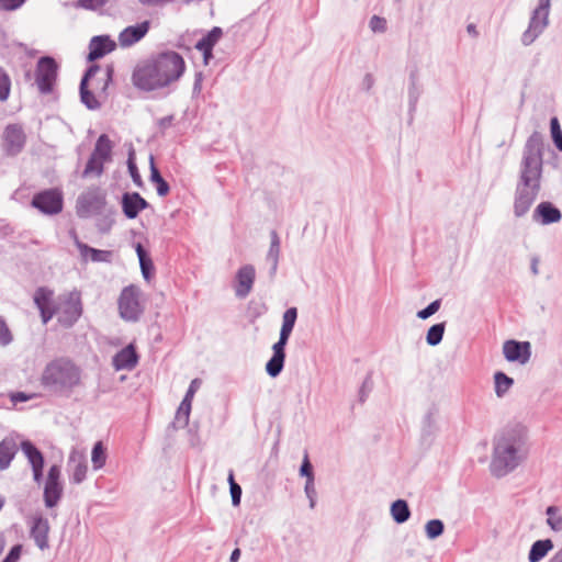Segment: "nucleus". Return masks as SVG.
Instances as JSON below:
<instances>
[{
	"label": "nucleus",
	"instance_id": "obj_2",
	"mask_svg": "<svg viewBox=\"0 0 562 562\" xmlns=\"http://www.w3.org/2000/svg\"><path fill=\"white\" fill-rule=\"evenodd\" d=\"M186 70L182 56L166 50L139 61L132 75L133 85L139 90L154 91L178 81Z\"/></svg>",
	"mask_w": 562,
	"mask_h": 562
},
{
	"label": "nucleus",
	"instance_id": "obj_43",
	"mask_svg": "<svg viewBox=\"0 0 562 562\" xmlns=\"http://www.w3.org/2000/svg\"><path fill=\"white\" fill-rule=\"evenodd\" d=\"M550 132L555 147L562 151V130L560 122L555 116L550 120Z\"/></svg>",
	"mask_w": 562,
	"mask_h": 562
},
{
	"label": "nucleus",
	"instance_id": "obj_18",
	"mask_svg": "<svg viewBox=\"0 0 562 562\" xmlns=\"http://www.w3.org/2000/svg\"><path fill=\"white\" fill-rule=\"evenodd\" d=\"M256 270L252 265L240 267L236 273L235 295L245 299L252 290Z\"/></svg>",
	"mask_w": 562,
	"mask_h": 562
},
{
	"label": "nucleus",
	"instance_id": "obj_31",
	"mask_svg": "<svg viewBox=\"0 0 562 562\" xmlns=\"http://www.w3.org/2000/svg\"><path fill=\"white\" fill-rule=\"evenodd\" d=\"M20 447L27 458L31 467H36L37 464L44 463V457L42 452L29 440H23L20 443Z\"/></svg>",
	"mask_w": 562,
	"mask_h": 562
},
{
	"label": "nucleus",
	"instance_id": "obj_14",
	"mask_svg": "<svg viewBox=\"0 0 562 562\" xmlns=\"http://www.w3.org/2000/svg\"><path fill=\"white\" fill-rule=\"evenodd\" d=\"M549 15L532 11L527 30L521 35V44L530 46L548 27Z\"/></svg>",
	"mask_w": 562,
	"mask_h": 562
},
{
	"label": "nucleus",
	"instance_id": "obj_47",
	"mask_svg": "<svg viewBox=\"0 0 562 562\" xmlns=\"http://www.w3.org/2000/svg\"><path fill=\"white\" fill-rule=\"evenodd\" d=\"M441 302L440 300H435L427 307L417 312V317L420 319H427L435 313H437L440 308Z\"/></svg>",
	"mask_w": 562,
	"mask_h": 562
},
{
	"label": "nucleus",
	"instance_id": "obj_11",
	"mask_svg": "<svg viewBox=\"0 0 562 562\" xmlns=\"http://www.w3.org/2000/svg\"><path fill=\"white\" fill-rule=\"evenodd\" d=\"M59 477L60 468L56 464L52 465L48 470L44 487V502L46 507H55L63 495V485L59 482Z\"/></svg>",
	"mask_w": 562,
	"mask_h": 562
},
{
	"label": "nucleus",
	"instance_id": "obj_46",
	"mask_svg": "<svg viewBox=\"0 0 562 562\" xmlns=\"http://www.w3.org/2000/svg\"><path fill=\"white\" fill-rule=\"evenodd\" d=\"M13 340L11 330L9 329L5 321L0 316V346L5 347Z\"/></svg>",
	"mask_w": 562,
	"mask_h": 562
},
{
	"label": "nucleus",
	"instance_id": "obj_63",
	"mask_svg": "<svg viewBox=\"0 0 562 562\" xmlns=\"http://www.w3.org/2000/svg\"><path fill=\"white\" fill-rule=\"evenodd\" d=\"M31 398L30 395L23 393V392H16V393H13L11 394V401L16 404V403H22V402H26Z\"/></svg>",
	"mask_w": 562,
	"mask_h": 562
},
{
	"label": "nucleus",
	"instance_id": "obj_37",
	"mask_svg": "<svg viewBox=\"0 0 562 562\" xmlns=\"http://www.w3.org/2000/svg\"><path fill=\"white\" fill-rule=\"evenodd\" d=\"M445 323H438L432 325L426 335V341L429 346H437L441 342L445 334Z\"/></svg>",
	"mask_w": 562,
	"mask_h": 562
},
{
	"label": "nucleus",
	"instance_id": "obj_19",
	"mask_svg": "<svg viewBox=\"0 0 562 562\" xmlns=\"http://www.w3.org/2000/svg\"><path fill=\"white\" fill-rule=\"evenodd\" d=\"M150 23L148 21H144L136 25H131L125 27L119 34V45L121 47H131L135 43L139 42L149 31Z\"/></svg>",
	"mask_w": 562,
	"mask_h": 562
},
{
	"label": "nucleus",
	"instance_id": "obj_9",
	"mask_svg": "<svg viewBox=\"0 0 562 562\" xmlns=\"http://www.w3.org/2000/svg\"><path fill=\"white\" fill-rule=\"evenodd\" d=\"M57 64L54 58H40L36 67V85L42 93H49L57 78Z\"/></svg>",
	"mask_w": 562,
	"mask_h": 562
},
{
	"label": "nucleus",
	"instance_id": "obj_20",
	"mask_svg": "<svg viewBox=\"0 0 562 562\" xmlns=\"http://www.w3.org/2000/svg\"><path fill=\"white\" fill-rule=\"evenodd\" d=\"M3 139L7 153L16 155L25 144V134L21 126L13 124L4 130Z\"/></svg>",
	"mask_w": 562,
	"mask_h": 562
},
{
	"label": "nucleus",
	"instance_id": "obj_53",
	"mask_svg": "<svg viewBox=\"0 0 562 562\" xmlns=\"http://www.w3.org/2000/svg\"><path fill=\"white\" fill-rule=\"evenodd\" d=\"M21 552H22V546L15 544L14 547L11 548V550L9 551V553L3 559L2 562H18L20 560Z\"/></svg>",
	"mask_w": 562,
	"mask_h": 562
},
{
	"label": "nucleus",
	"instance_id": "obj_60",
	"mask_svg": "<svg viewBox=\"0 0 562 562\" xmlns=\"http://www.w3.org/2000/svg\"><path fill=\"white\" fill-rule=\"evenodd\" d=\"M202 81H203V75L202 72H196L193 83V94H199L202 90Z\"/></svg>",
	"mask_w": 562,
	"mask_h": 562
},
{
	"label": "nucleus",
	"instance_id": "obj_27",
	"mask_svg": "<svg viewBox=\"0 0 562 562\" xmlns=\"http://www.w3.org/2000/svg\"><path fill=\"white\" fill-rule=\"evenodd\" d=\"M270 247L267 252L266 259L271 265L270 268V276L274 277L278 265H279V257H280V238L276 231H272L270 233Z\"/></svg>",
	"mask_w": 562,
	"mask_h": 562
},
{
	"label": "nucleus",
	"instance_id": "obj_38",
	"mask_svg": "<svg viewBox=\"0 0 562 562\" xmlns=\"http://www.w3.org/2000/svg\"><path fill=\"white\" fill-rule=\"evenodd\" d=\"M104 164L105 162H103L101 159H98L94 155L91 154L90 158L87 161L82 176H101L104 170Z\"/></svg>",
	"mask_w": 562,
	"mask_h": 562
},
{
	"label": "nucleus",
	"instance_id": "obj_61",
	"mask_svg": "<svg viewBox=\"0 0 562 562\" xmlns=\"http://www.w3.org/2000/svg\"><path fill=\"white\" fill-rule=\"evenodd\" d=\"M418 97H419L418 89L416 88L415 85H412V87L409 88V104L412 108H415Z\"/></svg>",
	"mask_w": 562,
	"mask_h": 562
},
{
	"label": "nucleus",
	"instance_id": "obj_25",
	"mask_svg": "<svg viewBox=\"0 0 562 562\" xmlns=\"http://www.w3.org/2000/svg\"><path fill=\"white\" fill-rule=\"evenodd\" d=\"M70 464H72V474L70 481L75 484H80L85 481L88 471L85 457L74 450L69 456V465Z\"/></svg>",
	"mask_w": 562,
	"mask_h": 562
},
{
	"label": "nucleus",
	"instance_id": "obj_5",
	"mask_svg": "<svg viewBox=\"0 0 562 562\" xmlns=\"http://www.w3.org/2000/svg\"><path fill=\"white\" fill-rule=\"evenodd\" d=\"M76 212L81 218L95 217L101 233L111 229L116 215L115 207L106 201V192L99 187H90L78 196Z\"/></svg>",
	"mask_w": 562,
	"mask_h": 562
},
{
	"label": "nucleus",
	"instance_id": "obj_52",
	"mask_svg": "<svg viewBox=\"0 0 562 562\" xmlns=\"http://www.w3.org/2000/svg\"><path fill=\"white\" fill-rule=\"evenodd\" d=\"M26 0H0V9L13 11L19 9Z\"/></svg>",
	"mask_w": 562,
	"mask_h": 562
},
{
	"label": "nucleus",
	"instance_id": "obj_7",
	"mask_svg": "<svg viewBox=\"0 0 562 562\" xmlns=\"http://www.w3.org/2000/svg\"><path fill=\"white\" fill-rule=\"evenodd\" d=\"M54 306L58 323L69 328L82 314L81 294L77 290L64 293L54 301Z\"/></svg>",
	"mask_w": 562,
	"mask_h": 562
},
{
	"label": "nucleus",
	"instance_id": "obj_15",
	"mask_svg": "<svg viewBox=\"0 0 562 562\" xmlns=\"http://www.w3.org/2000/svg\"><path fill=\"white\" fill-rule=\"evenodd\" d=\"M503 353L509 362L526 364L531 356L530 342L507 340L503 345Z\"/></svg>",
	"mask_w": 562,
	"mask_h": 562
},
{
	"label": "nucleus",
	"instance_id": "obj_26",
	"mask_svg": "<svg viewBox=\"0 0 562 562\" xmlns=\"http://www.w3.org/2000/svg\"><path fill=\"white\" fill-rule=\"evenodd\" d=\"M112 140L109 138L106 134H102L97 139L93 151L91 154L106 164L112 160Z\"/></svg>",
	"mask_w": 562,
	"mask_h": 562
},
{
	"label": "nucleus",
	"instance_id": "obj_35",
	"mask_svg": "<svg viewBox=\"0 0 562 562\" xmlns=\"http://www.w3.org/2000/svg\"><path fill=\"white\" fill-rule=\"evenodd\" d=\"M297 318V308L290 307L288 308L282 316V325L280 329V334L291 336V333L294 328L295 322Z\"/></svg>",
	"mask_w": 562,
	"mask_h": 562
},
{
	"label": "nucleus",
	"instance_id": "obj_36",
	"mask_svg": "<svg viewBox=\"0 0 562 562\" xmlns=\"http://www.w3.org/2000/svg\"><path fill=\"white\" fill-rule=\"evenodd\" d=\"M190 412L191 402H189V400L183 398L176 413L175 424L181 428L186 427L189 423Z\"/></svg>",
	"mask_w": 562,
	"mask_h": 562
},
{
	"label": "nucleus",
	"instance_id": "obj_10",
	"mask_svg": "<svg viewBox=\"0 0 562 562\" xmlns=\"http://www.w3.org/2000/svg\"><path fill=\"white\" fill-rule=\"evenodd\" d=\"M32 205L44 214H57L63 210V196L57 190H46L34 195Z\"/></svg>",
	"mask_w": 562,
	"mask_h": 562
},
{
	"label": "nucleus",
	"instance_id": "obj_4",
	"mask_svg": "<svg viewBox=\"0 0 562 562\" xmlns=\"http://www.w3.org/2000/svg\"><path fill=\"white\" fill-rule=\"evenodd\" d=\"M40 382L45 391L68 397L83 386V371L74 360L59 357L46 363Z\"/></svg>",
	"mask_w": 562,
	"mask_h": 562
},
{
	"label": "nucleus",
	"instance_id": "obj_29",
	"mask_svg": "<svg viewBox=\"0 0 562 562\" xmlns=\"http://www.w3.org/2000/svg\"><path fill=\"white\" fill-rule=\"evenodd\" d=\"M391 516L397 524H404L409 519L411 510L408 504L404 499H397L391 505Z\"/></svg>",
	"mask_w": 562,
	"mask_h": 562
},
{
	"label": "nucleus",
	"instance_id": "obj_21",
	"mask_svg": "<svg viewBox=\"0 0 562 562\" xmlns=\"http://www.w3.org/2000/svg\"><path fill=\"white\" fill-rule=\"evenodd\" d=\"M148 206L147 201L139 193H124L122 196L123 213L127 218H135L138 213Z\"/></svg>",
	"mask_w": 562,
	"mask_h": 562
},
{
	"label": "nucleus",
	"instance_id": "obj_39",
	"mask_svg": "<svg viewBox=\"0 0 562 562\" xmlns=\"http://www.w3.org/2000/svg\"><path fill=\"white\" fill-rule=\"evenodd\" d=\"M91 461L94 470H99L105 464L106 453L101 441L94 443L91 452Z\"/></svg>",
	"mask_w": 562,
	"mask_h": 562
},
{
	"label": "nucleus",
	"instance_id": "obj_51",
	"mask_svg": "<svg viewBox=\"0 0 562 562\" xmlns=\"http://www.w3.org/2000/svg\"><path fill=\"white\" fill-rule=\"evenodd\" d=\"M304 492L310 501V508L313 509L316 505V488L314 481L311 482V480H306Z\"/></svg>",
	"mask_w": 562,
	"mask_h": 562
},
{
	"label": "nucleus",
	"instance_id": "obj_23",
	"mask_svg": "<svg viewBox=\"0 0 562 562\" xmlns=\"http://www.w3.org/2000/svg\"><path fill=\"white\" fill-rule=\"evenodd\" d=\"M138 356L133 345H128L113 357V367L116 370H132L136 367Z\"/></svg>",
	"mask_w": 562,
	"mask_h": 562
},
{
	"label": "nucleus",
	"instance_id": "obj_57",
	"mask_svg": "<svg viewBox=\"0 0 562 562\" xmlns=\"http://www.w3.org/2000/svg\"><path fill=\"white\" fill-rule=\"evenodd\" d=\"M551 8V0H539L538 5L533 11L549 15Z\"/></svg>",
	"mask_w": 562,
	"mask_h": 562
},
{
	"label": "nucleus",
	"instance_id": "obj_48",
	"mask_svg": "<svg viewBox=\"0 0 562 562\" xmlns=\"http://www.w3.org/2000/svg\"><path fill=\"white\" fill-rule=\"evenodd\" d=\"M369 26L373 33H384L386 31V20L384 18L373 15L370 19Z\"/></svg>",
	"mask_w": 562,
	"mask_h": 562
},
{
	"label": "nucleus",
	"instance_id": "obj_28",
	"mask_svg": "<svg viewBox=\"0 0 562 562\" xmlns=\"http://www.w3.org/2000/svg\"><path fill=\"white\" fill-rule=\"evenodd\" d=\"M553 549V542L550 539L537 540L532 543L528 560L529 562H539L541 561L550 550Z\"/></svg>",
	"mask_w": 562,
	"mask_h": 562
},
{
	"label": "nucleus",
	"instance_id": "obj_64",
	"mask_svg": "<svg viewBox=\"0 0 562 562\" xmlns=\"http://www.w3.org/2000/svg\"><path fill=\"white\" fill-rule=\"evenodd\" d=\"M530 270H531L533 276H538L539 274V260H538L537 257H533L531 259Z\"/></svg>",
	"mask_w": 562,
	"mask_h": 562
},
{
	"label": "nucleus",
	"instance_id": "obj_33",
	"mask_svg": "<svg viewBox=\"0 0 562 562\" xmlns=\"http://www.w3.org/2000/svg\"><path fill=\"white\" fill-rule=\"evenodd\" d=\"M513 384L514 380L504 372L498 371L494 374L495 394L497 397H503Z\"/></svg>",
	"mask_w": 562,
	"mask_h": 562
},
{
	"label": "nucleus",
	"instance_id": "obj_42",
	"mask_svg": "<svg viewBox=\"0 0 562 562\" xmlns=\"http://www.w3.org/2000/svg\"><path fill=\"white\" fill-rule=\"evenodd\" d=\"M223 35V31L221 27H213L205 36L198 41L196 44L204 46L206 49L209 47H214L215 44L221 40Z\"/></svg>",
	"mask_w": 562,
	"mask_h": 562
},
{
	"label": "nucleus",
	"instance_id": "obj_13",
	"mask_svg": "<svg viewBox=\"0 0 562 562\" xmlns=\"http://www.w3.org/2000/svg\"><path fill=\"white\" fill-rule=\"evenodd\" d=\"M69 235L71 239L74 240V244L76 245L77 249L79 250L80 258L82 262H88L89 260L92 262H110L112 259V251L110 250H100L92 248L88 246L87 244L82 243L76 231L71 229L69 231Z\"/></svg>",
	"mask_w": 562,
	"mask_h": 562
},
{
	"label": "nucleus",
	"instance_id": "obj_54",
	"mask_svg": "<svg viewBox=\"0 0 562 562\" xmlns=\"http://www.w3.org/2000/svg\"><path fill=\"white\" fill-rule=\"evenodd\" d=\"M108 1L109 0H79V5L85 9L95 10L103 7Z\"/></svg>",
	"mask_w": 562,
	"mask_h": 562
},
{
	"label": "nucleus",
	"instance_id": "obj_22",
	"mask_svg": "<svg viewBox=\"0 0 562 562\" xmlns=\"http://www.w3.org/2000/svg\"><path fill=\"white\" fill-rule=\"evenodd\" d=\"M19 450L15 436H8L0 442V471L7 470Z\"/></svg>",
	"mask_w": 562,
	"mask_h": 562
},
{
	"label": "nucleus",
	"instance_id": "obj_3",
	"mask_svg": "<svg viewBox=\"0 0 562 562\" xmlns=\"http://www.w3.org/2000/svg\"><path fill=\"white\" fill-rule=\"evenodd\" d=\"M527 428L520 423L504 427L493 440L490 471L495 477H504L517 469L527 458Z\"/></svg>",
	"mask_w": 562,
	"mask_h": 562
},
{
	"label": "nucleus",
	"instance_id": "obj_6",
	"mask_svg": "<svg viewBox=\"0 0 562 562\" xmlns=\"http://www.w3.org/2000/svg\"><path fill=\"white\" fill-rule=\"evenodd\" d=\"M113 67L106 66L101 69L99 66H91L80 82V99L89 110H97L101 106V98L106 97V88L112 81Z\"/></svg>",
	"mask_w": 562,
	"mask_h": 562
},
{
	"label": "nucleus",
	"instance_id": "obj_56",
	"mask_svg": "<svg viewBox=\"0 0 562 562\" xmlns=\"http://www.w3.org/2000/svg\"><path fill=\"white\" fill-rule=\"evenodd\" d=\"M229 490L233 505L238 506L240 504L241 498V487L238 484H233V486Z\"/></svg>",
	"mask_w": 562,
	"mask_h": 562
},
{
	"label": "nucleus",
	"instance_id": "obj_12",
	"mask_svg": "<svg viewBox=\"0 0 562 562\" xmlns=\"http://www.w3.org/2000/svg\"><path fill=\"white\" fill-rule=\"evenodd\" d=\"M30 536L40 550H46L49 547L48 533L50 530L47 518L42 515H34L29 520Z\"/></svg>",
	"mask_w": 562,
	"mask_h": 562
},
{
	"label": "nucleus",
	"instance_id": "obj_49",
	"mask_svg": "<svg viewBox=\"0 0 562 562\" xmlns=\"http://www.w3.org/2000/svg\"><path fill=\"white\" fill-rule=\"evenodd\" d=\"M300 475L305 476L306 480L314 481V473H313V467L310 462L308 454L305 452L301 468H300Z\"/></svg>",
	"mask_w": 562,
	"mask_h": 562
},
{
	"label": "nucleus",
	"instance_id": "obj_30",
	"mask_svg": "<svg viewBox=\"0 0 562 562\" xmlns=\"http://www.w3.org/2000/svg\"><path fill=\"white\" fill-rule=\"evenodd\" d=\"M547 525L554 532L562 531V509L559 506H548L546 509Z\"/></svg>",
	"mask_w": 562,
	"mask_h": 562
},
{
	"label": "nucleus",
	"instance_id": "obj_55",
	"mask_svg": "<svg viewBox=\"0 0 562 562\" xmlns=\"http://www.w3.org/2000/svg\"><path fill=\"white\" fill-rule=\"evenodd\" d=\"M372 380H371V376H367L361 385V389H360V401L363 402L366 400V397L368 396V394L370 393V391L372 390Z\"/></svg>",
	"mask_w": 562,
	"mask_h": 562
},
{
	"label": "nucleus",
	"instance_id": "obj_34",
	"mask_svg": "<svg viewBox=\"0 0 562 562\" xmlns=\"http://www.w3.org/2000/svg\"><path fill=\"white\" fill-rule=\"evenodd\" d=\"M135 250H136V254H137V257L139 260V266L142 269L143 277L146 280H149L151 270L154 269L153 261L147 256L145 249L143 248V246L139 243L136 245Z\"/></svg>",
	"mask_w": 562,
	"mask_h": 562
},
{
	"label": "nucleus",
	"instance_id": "obj_16",
	"mask_svg": "<svg viewBox=\"0 0 562 562\" xmlns=\"http://www.w3.org/2000/svg\"><path fill=\"white\" fill-rule=\"evenodd\" d=\"M34 303L40 310L43 324H47L53 316H56L52 290L38 288L34 294Z\"/></svg>",
	"mask_w": 562,
	"mask_h": 562
},
{
	"label": "nucleus",
	"instance_id": "obj_24",
	"mask_svg": "<svg viewBox=\"0 0 562 562\" xmlns=\"http://www.w3.org/2000/svg\"><path fill=\"white\" fill-rule=\"evenodd\" d=\"M115 48V43L109 36H94L89 44V60H95Z\"/></svg>",
	"mask_w": 562,
	"mask_h": 562
},
{
	"label": "nucleus",
	"instance_id": "obj_58",
	"mask_svg": "<svg viewBox=\"0 0 562 562\" xmlns=\"http://www.w3.org/2000/svg\"><path fill=\"white\" fill-rule=\"evenodd\" d=\"M200 386V381L198 379H194L191 383H190V386L186 393V396H184V400H189V402L192 403V398L196 392V390L199 389Z\"/></svg>",
	"mask_w": 562,
	"mask_h": 562
},
{
	"label": "nucleus",
	"instance_id": "obj_59",
	"mask_svg": "<svg viewBox=\"0 0 562 562\" xmlns=\"http://www.w3.org/2000/svg\"><path fill=\"white\" fill-rule=\"evenodd\" d=\"M195 48L203 54L204 64L207 65L210 59L213 57V55H212L213 47H209L206 49L204 46H201L200 44H195Z\"/></svg>",
	"mask_w": 562,
	"mask_h": 562
},
{
	"label": "nucleus",
	"instance_id": "obj_40",
	"mask_svg": "<svg viewBox=\"0 0 562 562\" xmlns=\"http://www.w3.org/2000/svg\"><path fill=\"white\" fill-rule=\"evenodd\" d=\"M284 357L272 355L270 360L266 364V371L271 378H277L284 367Z\"/></svg>",
	"mask_w": 562,
	"mask_h": 562
},
{
	"label": "nucleus",
	"instance_id": "obj_41",
	"mask_svg": "<svg viewBox=\"0 0 562 562\" xmlns=\"http://www.w3.org/2000/svg\"><path fill=\"white\" fill-rule=\"evenodd\" d=\"M445 525L440 519H431L425 525V532L428 539L434 540L443 533Z\"/></svg>",
	"mask_w": 562,
	"mask_h": 562
},
{
	"label": "nucleus",
	"instance_id": "obj_1",
	"mask_svg": "<svg viewBox=\"0 0 562 562\" xmlns=\"http://www.w3.org/2000/svg\"><path fill=\"white\" fill-rule=\"evenodd\" d=\"M543 172V138L533 132L526 140L518 167L514 191L513 213L524 217L531 209L541 191Z\"/></svg>",
	"mask_w": 562,
	"mask_h": 562
},
{
	"label": "nucleus",
	"instance_id": "obj_50",
	"mask_svg": "<svg viewBox=\"0 0 562 562\" xmlns=\"http://www.w3.org/2000/svg\"><path fill=\"white\" fill-rule=\"evenodd\" d=\"M290 336L280 334L279 340L272 346L273 355H279L285 358V346Z\"/></svg>",
	"mask_w": 562,
	"mask_h": 562
},
{
	"label": "nucleus",
	"instance_id": "obj_8",
	"mask_svg": "<svg viewBox=\"0 0 562 562\" xmlns=\"http://www.w3.org/2000/svg\"><path fill=\"white\" fill-rule=\"evenodd\" d=\"M140 295V290L135 285H128L122 290L119 297V311L123 319L127 322L138 321L144 311Z\"/></svg>",
	"mask_w": 562,
	"mask_h": 562
},
{
	"label": "nucleus",
	"instance_id": "obj_17",
	"mask_svg": "<svg viewBox=\"0 0 562 562\" xmlns=\"http://www.w3.org/2000/svg\"><path fill=\"white\" fill-rule=\"evenodd\" d=\"M561 218V211L549 201L540 202L532 213L533 222L543 226L559 223Z\"/></svg>",
	"mask_w": 562,
	"mask_h": 562
},
{
	"label": "nucleus",
	"instance_id": "obj_62",
	"mask_svg": "<svg viewBox=\"0 0 562 562\" xmlns=\"http://www.w3.org/2000/svg\"><path fill=\"white\" fill-rule=\"evenodd\" d=\"M43 468H44V463L37 464L36 467H32L33 479L36 483H41V481H42Z\"/></svg>",
	"mask_w": 562,
	"mask_h": 562
},
{
	"label": "nucleus",
	"instance_id": "obj_45",
	"mask_svg": "<svg viewBox=\"0 0 562 562\" xmlns=\"http://www.w3.org/2000/svg\"><path fill=\"white\" fill-rule=\"evenodd\" d=\"M11 89V80L9 75L0 67V101L9 98Z\"/></svg>",
	"mask_w": 562,
	"mask_h": 562
},
{
	"label": "nucleus",
	"instance_id": "obj_44",
	"mask_svg": "<svg viewBox=\"0 0 562 562\" xmlns=\"http://www.w3.org/2000/svg\"><path fill=\"white\" fill-rule=\"evenodd\" d=\"M134 154H135L134 149L131 148L128 151L127 168H128V172L133 179V182L136 186H142V177H140L137 166L135 164Z\"/></svg>",
	"mask_w": 562,
	"mask_h": 562
},
{
	"label": "nucleus",
	"instance_id": "obj_32",
	"mask_svg": "<svg viewBox=\"0 0 562 562\" xmlns=\"http://www.w3.org/2000/svg\"><path fill=\"white\" fill-rule=\"evenodd\" d=\"M150 180L156 183V190L159 196H166L169 193L170 187L155 167L153 157H150Z\"/></svg>",
	"mask_w": 562,
	"mask_h": 562
}]
</instances>
